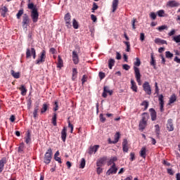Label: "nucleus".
I'll use <instances>...</instances> for the list:
<instances>
[{
	"instance_id": "nucleus-3",
	"label": "nucleus",
	"mask_w": 180,
	"mask_h": 180,
	"mask_svg": "<svg viewBox=\"0 0 180 180\" xmlns=\"http://www.w3.org/2000/svg\"><path fill=\"white\" fill-rule=\"evenodd\" d=\"M51 155H53V150L51 148L48 149L47 152L45 153L44 158V162L45 164H50L51 162Z\"/></svg>"
},
{
	"instance_id": "nucleus-39",
	"label": "nucleus",
	"mask_w": 180,
	"mask_h": 180,
	"mask_svg": "<svg viewBox=\"0 0 180 180\" xmlns=\"http://www.w3.org/2000/svg\"><path fill=\"white\" fill-rule=\"evenodd\" d=\"M150 57H151L150 65H153V68H155V59L154 58V55L151 53Z\"/></svg>"
},
{
	"instance_id": "nucleus-50",
	"label": "nucleus",
	"mask_w": 180,
	"mask_h": 180,
	"mask_svg": "<svg viewBox=\"0 0 180 180\" xmlns=\"http://www.w3.org/2000/svg\"><path fill=\"white\" fill-rule=\"evenodd\" d=\"M23 15V10H20L16 15L17 19H20V16Z\"/></svg>"
},
{
	"instance_id": "nucleus-30",
	"label": "nucleus",
	"mask_w": 180,
	"mask_h": 180,
	"mask_svg": "<svg viewBox=\"0 0 180 180\" xmlns=\"http://www.w3.org/2000/svg\"><path fill=\"white\" fill-rule=\"evenodd\" d=\"M157 13L159 18H165V16H167L164 10H159Z\"/></svg>"
},
{
	"instance_id": "nucleus-43",
	"label": "nucleus",
	"mask_w": 180,
	"mask_h": 180,
	"mask_svg": "<svg viewBox=\"0 0 180 180\" xmlns=\"http://www.w3.org/2000/svg\"><path fill=\"white\" fill-rule=\"evenodd\" d=\"M166 58H172L174 57V54L170 53L169 51L165 52Z\"/></svg>"
},
{
	"instance_id": "nucleus-32",
	"label": "nucleus",
	"mask_w": 180,
	"mask_h": 180,
	"mask_svg": "<svg viewBox=\"0 0 180 180\" xmlns=\"http://www.w3.org/2000/svg\"><path fill=\"white\" fill-rule=\"evenodd\" d=\"M63 59H61V56H58V65H57L58 68H61L63 67Z\"/></svg>"
},
{
	"instance_id": "nucleus-46",
	"label": "nucleus",
	"mask_w": 180,
	"mask_h": 180,
	"mask_svg": "<svg viewBox=\"0 0 180 180\" xmlns=\"http://www.w3.org/2000/svg\"><path fill=\"white\" fill-rule=\"evenodd\" d=\"M1 11H2L1 15L3 16H5V15H6V12H8V8H6V6H4L2 7Z\"/></svg>"
},
{
	"instance_id": "nucleus-56",
	"label": "nucleus",
	"mask_w": 180,
	"mask_h": 180,
	"mask_svg": "<svg viewBox=\"0 0 180 180\" xmlns=\"http://www.w3.org/2000/svg\"><path fill=\"white\" fill-rule=\"evenodd\" d=\"M98 77H99L100 79H103V78H105V73L100 72L98 73Z\"/></svg>"
},
{
	"instance_id": "nucleus-44",
	"label": "nucleus",
	"mask_w": 180,
	"mask_h": 180,
	"mask_svg": "<svg viewBox=\"0 0 180 180\" xmlns=\"http://www.w3.org/2000/svg\"><path fill=\"white\" fill-rule=\"evenodd\" d=\"M25 148V143H20V146L18 147V153H23V150Z\"/></svg>"
},
{
	"instance_id": "nucleus-12",
	"label": "nucleus",
	"mask_w": 180,
	"mask_h": 180,
	"mask_svg": "<svg viewBox=\"0 0 180 180\" xmlns=\"http://www.w3.org/2000/svg\"><path fill=\"white\" fill-rule=\"evenodd\" d=\"M114 141H111L110 139H108L109 144H116L119 141V139H120V133L117 132L115 135Z\"/></svg>"
},
{
	"instance_id": "nucleus-29",
	"label": "nucleus",
	"mask_w": 180,
	"mask_h": 180,
	"mask_svg": "<svg viewBox=\"0 0 180 180\" xmlns=\"http://www.w3.org/2000/svg\"><path fill=\"white\" fill-rule=\"evenodd\" d=\"M176 101V96H175V94H172L169 98V105H172V103H174Z\"/></svg>"
},
{
	"instance_id": "nucleus-18",
	"label": "nucleus",
	"mask_w": 180,
	"mask_h": 180,
	"mask_svg": "<svg viewBox=\"0 0 180 180\" xmlns=\"http://www.w3.org/2000/svg\"><path fill=\"white\" fill-rule=\"evenodd\" d=\"M5 164H6V158H3L0 160V174L4 171V167H5Z\"/></svg>"
},
{
	"instance_id": "nucleus-55",
	"label": "nucleus",
	"mask_w": 180,
	"mask_h": 180,
	"mask_svg": "<svg viewBox=\"0 0 180 180\" xmlns=\"http://www.w3.org/2000/svg\"><path fill=\"white\" fill-rule=\"evenodd\" d=\"M54 106L55 107H53V110L54 112H57V110H58V102L55 101Z\"/></svg>"
},
{
	"instance_id": "nucleus-11",
	"label": "nucleus",
	"mask_w": 180,
	"mask_h": 180,
	"mask_svg": "<svg viewBox=\"0 0 180 180\" xmlns=\"http://www.w3.org/2000/svg\"><path fill=\"white\" fill-rule=\"evenodd\" d=\"M72 61L74 64L77 65L79 63V58L78 57V53H77V51H72Z\"/></svg>"
},
{
	"instance_id": "nucleus-20",
	"label": "nucleus",
	"mask_w": 180,
	"mask_h": 180,
	"mask_svg": "<svg viewBox=\"0 0 180 180\" xmlns=\"http://www.w3.org/2000/svg\"><path fill=\"white\" fill-rule=\"evenodd\" d=\"M61 139L63 141H65V139H67V128L63 127L62 131H61Z\"/></svg>"
},
{
	"instance_id": "nucleus-63",
	"label": "nucleus",
	"mask_w": 180,
	"mask_h": 180,
	"mask_svg": "<svg viewBox=\"0 0 180 180\" xmlns=\"http://www.w3.org/2000/svg\"><path fill=\"white\" fill-rule=\"evenodd\" d=\"M174 61H175V63H177L178 64H180V58H178V56H176L174 58Z\"/></svg>"
},
{
	"instance_id": "nucleus-26",
	"label": "nucleus",
	"mask_w": 180,
	"mask_h": 180,
	"mask_svg": "<svg viewBox=\"0 0 180 180\" xmlns=\"http://www.w3.org/2000/svg\"><path fill=\"white\" fill-rule=\"evenodd\" d=\"M11 74L12 77H13V78H15L16 79L20 78V72H15V70H11Z\"/></svg>"
},
{
	"instance_id": "nucleus-2",
	"label": "nucleus",
	"mask_w": 180,
	"mask_h": 180,
	"mask_svg": "<svg viewBox=\"0 0 180 180\" xmlns=\"http://www.w3.org/2000/svg\"><path fill=\"white\" fill-rule=\"evenodd\" d=\"M28 9H31V18L32 22L36 23L39 20V12L37 11V7L34 6L33 3H29L27 5Z\"/></svg>"
},
{
	"instance_id": "nucleus-23",
	"label": "nucleus",
	"mask_w": 180,
	"mask_h": 180,
	"mask_svg": "<svg viewBox=\"0 0 180 180\" xmlns=\"http://www.w3.org/2000/svg\"><path fill=\"white\" fill-rule=\"evenodd\" d=\"M149 118H150V115H148V113L143 112L142 114V119H141V122H145L146 123H147Z\"/></svg>"
},
{
	"instance_id": "nucleus-1",
	"label": "nucleus",
	"mask_w": 180,
	"mask_h": 180,
	"mask_svg": "<svg viewBox=\"0 0 180 180\" xmlns=\"http://www.w3.org/2000/svg\"><path fill=\"white\" fill-rule=\"evenodd\" d=\"M141 64V61H140V58H136V61L134 63L135 65L134 67L135 78L136 82H138V85H141V74H140V69L137 67H140Z\"/></svg>"
},
{
	"instance_id": "nucleus-24",
	"label": "nucleus",
	"mask_w": 180,
	"mask_h": 180,
	"mask_svg": "<svg viewBox=\"0 0 180 180\" xmlns=\"http://www.w3.org/2000/svg\"><path fill=\"white\" fill-rule=\"evenodd\" d=\"M26 144H30L32 143V138L30 136V132L27 131L26 136L25 137Z\"/></svg>"
},
{
	"instance_id": "nucleus-17",
	"label": "nucleus",
	"mask_w": 180,
	"mask_h": 180,
	"mask_svg": "<svg viewBox=\"0 0 180 180\" xmlns=\"http://www.w3.org/2000/svg\"><path fill=\"white\" fill-rule=\"evenodd\" d=\"M127 139H124L122 142V150L124 153H129V146H127Z\"/></svg>"
},
{
	"instance_id": "nucleus-61",
	"label": "nucleus",
	"mask_w": 180,
	"mask_h": 180,
	"mask_svg": "<svg viewBox=\"0 0 180 180\" xmlns=\"http://www.w3.org/2000/svg\"><path fill=\"white\" fill-rule=\"evenodd\" d=\"M167 174H169V175H174V170H172V169H167Z\"/></svg>"
},
{
	"instance_id": "nucleus-37",
	"label": "nucleus",
	"mask_w": 180,
	"mask_h": 180,
	"mask_svg": "<svg viewBox=\"0 0 180 180\" xmlns=\"http://www.w3.org/2000/svg\"><path fill=\"white\" fill-rule=\"evenodd\" d=\"M155 133L157 137H160V125H158V124L155 125Z\"/></svg>"
},
{
	"instance_id": "nucleus-14",
	"label": "nucleus",
	"mask_w": 180,
	"mask_h": 180,
	"mask_svg": "<svg viewBox=\"0 0 180 180\" xmlns=\"http://www.w3.org/2000/svg\"><path fill=\"white\" fill-rule=\"evenodd\" d=\"M158 99L160 105V112H164V96L162 94L159 95Z\"/></svg>"
},
{
	"instance_id": "nucleus-27",
	"label": "nucleus",
	"mask_w": 180,
	"mask_h": 180,
	"mask_svg": "<svg viewBox=\"0 0 180 180\" xmlns=\"http://www.w3.org/2000/svg\"><path fill=\"white\" fill-rule=\"evenodd\" d=\"M131 89L134 91V92H137V85L136 84V82L134 79H131Z\"/></svg>"
},
{
	"instance_id": "nucleus-22",
	"label": "nucleus",
	"mask_w": 180,
	"mask_h": 180,
	"mask_svg": "<svg viewBox=\"0 0 180 180\" xmlns=\"http://www.w3.org/2000/svg\"><path fill=\"white\" fill-rule=\"evenodd\" d=\"M118 5H119V0H113L112 1V12H116Z\"/></svg>"
},
{
	"instance_id": "nucleus-21",
	"label": "nucleus",
	"mask_w": 180,
	"mask_h": 180,
	"mask_svg": "<svg viewBox=\"0 0 180 180\" xmlns=\"http://www.w3.org/2000/svg\"><path fill=\"white\" fill-rule=\"evenodd\" d=\"M146 153L147 148H146V147H143L140 151V156L142 157V158H146V157H147Z\"/></svg>"
},
{
	"instance_id": "nucleus-38",
	"label": "nucleus",
	"mask_w": 180,
	"mask_h": 180,
	"mask_svg": "<svg viewBox=\"0 0 180 180\" xmlns=\"http://www.w3.org/2000/svg\"><path fill=\"white\" fill-rule=\"evenodd\" d=\"M72 26H73L74 29H78V27H79L78 21H77V20H75V18H74L72 20Z\"/></svg>"
},
{
	"instance_id": "nucleus-10",
	"label": "nucleus",
	"mask_w": 180,
	"mask_h": 180,
	"mask_svg": "<svg viewBox=\"0 0 180 180\" xmlns=\"http://www.w3.org/2000/svg\"><path fill=\"white\" fill-rule=\"evenodd\" d=\"M167 129L168 131H174V122L172 119H169L167 120Z\"/></svg>"
},
{
	"instance_id": "nucleus-34",
	"label": "nucleus",
	"mask_w": 180,
	"mask_h": 180,
	"mask_svg": "<svg viewBox=\"0 0 180 180\" xmlns=\"http://www.w3.org/2000/svg\"><path fill=\"white\" fill-rule=\"evenodd\" d=\"M113 65H115V59L110 58L108 60V68H110V70H112Z\"/></svg>"
},
{
	"instance_id": "nucleus-40",
	"label": "nucleus",
	"mask_w": 180,
	"mask_h": 180,
	"mask_svg": "<svg viewBox=\"0 0 180 180\" xmlns=\"http://www.w3.org/2000/svg\"><path fill=\"white\" fill-rule=\"evenodd\" d=\"M78 74V72L77 71V68L72 69V79L74 81L77 78V75Z\"/></svg>"
},
{
	"instance_id": "nucleus-64",
	"label": "nucleus",
	"mask_w": 180,
	"mask_h": 180,
	"mask_svg": "<svg viewBox=\"0 0 180 180\" xmlns=\"http://www.w3.org/2000/svg\"><path fill=\"white\" fill-rule=\"evenodd\" d=\"M97 174H98V175H101V174H102V168H101V167H98L97 168Z\"/></svg>"
},
{
	"instance_id": "nucleus-57",
	"label": "nucleus",
	"mask_w": 180,
	"mask_h": 180,
	"mask_svg": "<svg viewBox=\"0 0 180 180\" xmlns=\"http://www.w3.org/2000/svg\"><path fill=\"white\" fill-rule=\"evenodd\" d=\"M91 19L93 20V22H96L98 20V18H96V15L91 14Z\"/></svg>"
},
{
	"instance_id": "nucleus-54",
	"label": "nucleus",
	"mask_w": 180,
	"mask_h": 180,
	"mask_svg": "<svg viewBox=\"0 0 180 180\" xmlns=\"http://www.w3.org/2000/svg\"><path fill=\"white\" fill-rule=\"evenodd\" d=\"M100 120L102 123H105V122H106V118L103 117V114H100Z\"/></svg>"
},
{
	"instance_id": "nucleus-36",
	"label": "nucleus",
	"mask_w": 180,
	"mask_h": 180,
	"mask_svg": "<svg viewBox=\"0 0 180 180\" xmlns=\"http://www.w3.org/2000/svg\"><path fill=\"white\" fill-rule=\"evenodd\" d=\"M52 124H53V126H57V114L56 112L53 113V116L52 117Z\"/></svg>"
},
{
	"instance_id": "nucleus-19",
	"label": "nucleus",
	"mask_w": 180,
	"mask_h": 180,
	"mask_svg": "<svg viewBox=\"0 0 180 180\" xmlns=\"http://www.w3.org/2000/svg\"><path fill=\"white\" fill-rule=\"evenodd\" d=\"M105 161H106V158L105 157L98 159L96 162L97 167H102L105 164Z\"/></svg>"
},
{
	"instance_id": "nucleus-8",
	"label": "nucleus",
	"mask_w": 180,
	"mask_h": 180,
	"mask_svg": "<svg viewBox=\"0 0 180 180\" xmlns=\"http://www.w3.org/2000/svg\"><path fill=\"white\" fill-rule=\"evenodd\" d=\"M143 91H145L147 95L151 94V86H150V83L148 82H145L143 84Z\"/></svg>"
},
{
	"instance_id": "nucleus-49",
	"label": "nucleus",
	"mask_w": 180,
	"mask_h": 180,
	"mask_svg": "<svg viewBox=\"0 0 180 180\" xmlns=\"http://www.w3.org/2000/svg\"><path fill=\"white\" fill-rule=\"evenodd\" d=\"M125 46H127V49L126 51H127L129 53V51H130V42L129 41H124Z\"/></svg>"
},
{
	"instance_id": "nucleus-59",
	"label": "nucleus",
	"mask_w": 180,
	"mask_h": 180,
	"mask_svg": "<svg viewBox=\"0 0 180 180\" xmlns=\"http://www.w3.org/2000/svg\"><path fill=\"white\" fill-rule=\"evenodd\" d=\"M116 59L117 60H121L122 59V55L119 52H116Z\"/></svg>"
},
{
	"instance_id": "nucleus-25",
	"label": "nucleus",
	"mask_w": 180,
	"mask_h": 180,
	"mask_svg": "<svg viewBox=\"0 0 180 180\" xmlns=\"http://www.w3.org/2000/svg\"><path fill=\"white\" fill-rule=\"evenodd\" d=\"M139 127V130H141V131H143V130H144V129L147 127V122L140 121Z\"/></svg>"
},
{
	"instance_id": "nucleus-15",
	"label": "nucleus",
	"mask_w": 180,
	"mask_h": 180,
	"mask_svg": "<svg viewBox=\"0 0 180 180\" xmlns=\"http://www.w3.org/2000/svg\"><path fill=\"white\" fill-rule=\"evenodd\" d=\"M149 111L150 112L151 120L153 122L157 120V112H155V110L154 108H150Z\"/></svg>"
},
{
	"instance_id": "nucleus-35",
	"label": "nucleus",
	"mask_w": 180,
	"mask_h": 180,
	"mask_svg": "<svg viewBox=\"0 0 180 180\" xmlns=\"http://www.w3.org/2000/svg\"><path fill=\"white\" fill-rule=\"evenodd\" d=\"M117 161V157H113V158H111L110 159V160L108 161V165H112L115 164V162Z\"/></svg>"
},
{
	"instance_id": "nucleus-58",
	"label": "nucleus",
	"mask_w": 180,
	"mask_h": 180,
	"mask_svg": "<svg viewBox=\"0 0 180 180\" xmlns=\"http://www.w3.org/2000/svg\"><path fill=\"white\" fill-rule=\"evenodd\" d=\"M135 154H134V153H130V161H134V160H135Z\"/></svg>"
},
{
	"instance_id": "nucleus-42",
	"label": "nucleus",
	"mask_w": 180,
	"mask_h": 180,
	"mask_svg": "<svg viewBox=\"0 0 180 180\" xmlns=\"http://www.w3.org/2000/svg\"><path fill=\"white\" fill-rule=\"evenodd\" d=\"M39 112V105H37L34 108V112H33V116L34 118L37 117V112Z\"/></svg>"
},
{
	"instance_id": "nucleus-41",
	"label": "nucleus",
	"mask_w": 180,
	"mask_h": 180,
	"mask_svg": "<svg viewBox=\"0 0 180 180\" xmlns=\"http://www.w3.org/2000/svg\"><path fill=\"white\" fill-rule=\"evenodd\" d=\"M141 105V106H144V110H147V109H148V103L147 101H143Z\"/></svg>"
},
{
	"instance_id": "nucleus-45",
	"label": "nucleus",
	"mask_w": 180,
	"mask_h": 180,
	"mask_svg": "<svg viewBox=\"0 0 180 180\" xmlns=\"http://www.w3.org/2000/svg\"><path fill=\"white\" fill-rule=\"evenodd\" d=\"M167 29H168V27L167 25H162L157 28L159 32H162V30H165Z\"/></svg>"
},
{
	"instance_id": "nucleus-5",
	"label": "nucleus",
	"mask_w": 180,
	"mask_h": 180,
	"mask_svg": "<svg viewBox=\"0 0 180 180\" xmlns=\"http://www.w3.org/2000/svg\"><path fill=\"white\" fill-rule=\"evenodd\" d=\"M64 20L66 27H68V29H71L72 25H71V14L70 13H67L65 15Z\"/></svg>"
},
{
	"instance_id": "nucleus-9",
	"label": "nucleus",
	"mask_w": 180,
	"mask_h": 180,
	"mask_svg": "<svg viewBox=\"0 0 180 180\" xmlns=\"http://www.w3.org/2000/svg\"><path fill=\"white\" fill-rule=\"evenodd\" d=\"M116 172H117V168L116 167V164H113L111 167V168H110L106 174L107 175H112V174H116Z\"/></svg>"
},
{
	"instance_id": "nucleus-33",
	"label": "nucleus",
	"mask_w": 180,
	"mask_h": 180,
	"mask_svg": "<svg viewBox=\"0 0 180 180\" xmlns=\"http://www.w3.org/2000/svg\"><path fill=\"white\" fill-rule=\"evenodd\" d=\"M47 109H49V105L46 103H44L42 105V108L41 109V113H46V112H47Z\"/></svg>"
},
{
	"instance_id": "nucleus-60",
	"label": "nucleus",
	"mask_w": 180,
	"mask_h": 180,
	"mask_svg": "<svg viewBox=\"0 0 180 180\" xmlns=\"http://www.w3.org/2000/svg\"><path fill=\"white\" fill-rule=\"evenodd\" d=\"M144 39H145V36H144V33H141L140 34V40L141 41H144Z\"/></svg>"
},
{
	"instance_id": "nucleus-47",
	"label": "nucleus",
	"mask_w": 180,
	"mask_h": 180,
	"mask_svg": "<svg viewBox=\"0 0 180 180\" xmlns=\"http://www.w3.org/2000/svg\"><path fill=\"white\" fill-rule=\"evenodd\" d=\"M173 40L174 41H175L176 43H180V34L173 37Z\"/></svg>"
},
{
	"instance_id": "nucleus-53",
	"label": "nucleus",
	"mask_w": 180,
	"mask_h": 180,
	"mask_svg": "<svg viewBox=\"0 0 180 180\" xmlns=\"http://www.w3.org/2000/svg\"><path fill=\"white\" fill-rule=\"evenodd\" d=\"M123 70H125L126 71H129L130 70V65L127 64H124L122 65Z\"/></svg>"
},
{
	"instance_id": "nucleus-7",
	"label": "nucleus",
	"mask_w": 180,
	"mask_h": 180,
	"mask_svg": "<svg viewBox=\"0 0 180 180\" xmlns=\"http://www.w3.org/2000/svg\"><path fill=\"white\" fill-rule=\"evenodd\" d=\"M44 61H46V51L44 50L41 52L39 58L36 60V64H41Z\"/></svg>"
},
{
	"instance_id": "nucleus-4",
	"label": "nucleus",
	"mask_w": 180,
	"mask_h": 180,
	"mask_svg": "<svg viewBox=\"0 0 180 180\" xmlns=\"http://www.w3.org/2000/svg\"><path fill=\"white\" fill-rule=\"evenodd\" d=\"M29 23H30V18H29V15H27V14H24L22 16V25L24 30H27V26H29Z\"/></svg>"
},
{
	"instance_id": "nucleus-28",
	"label": "nucleus",
	"mask_w": 180,
	"mask_h": 180,
	"mask_svg": "<svg viewBox=\"0 0 180 180\" xmlns=\"http://www.w3.org/2000/svg\"><path fill=\"white\" fill-rule=\"evenodd\" d=\"M155 43L156 44H167V41L164 40V39H161L160 38H156L155 39Z\"/></svg>"
},
{
	"instance_id": "nucleus-52",
	"label": "nucleus",
	"mask_w": 180,
	"mask_h": 180,
	"mask_svg": "<svg viewBox=\"0 0 180 180\" xmlns=\"http://www.w3.org/2000/svg\"><path fill=\"white\" fill-rule=\"evenodd\" d=\"M136 18H133L131 20V25H132V29H134V30H136Z\"/></svg>"
},
{
	"instance_id": "nucleus-62",
	"label": "nucleus",
	"mask_w": 180,
	"mask_h": 180,
	"mask_svg": "<svg viewBox=\"0 0 180 180\" xmlns=\"http://www.w3.org/2000/svg\"><path fill=\"white\" fill-rule=\"evenodd\" d=\"M98 5L96 4V3H94L93 4V8H91L92 11H96V9H98Z\"/></svg>"
},
{
	"instance_id": "nucleus-31",
	"label": "nucleus",
	"mask_w": 180,
	"mask_h": 180,
	"mask_svg": "<svg viewBox=\"0 0 180 180\" xmlns=\"http://www.w3.org/2000/svg\"><path fill=\"white\" fill-rule=\"evenodd\" d=\"M20 91H21V95L25 96L26 95V92H27V89H26V87H25V85H22L20 87Z\"/></svg>"
},
{
	"instance_id": "nucleus-6",
	"label": "nucleus",
	"mask_w": 180,
	"mask_h": 180,
	"mask_svg": "<svg viewBox=\"0 0 180 180\" xmlns=\"http://www.w3.org/2000/svg\"><path fill=\"white\" fill-rule=\"evenodd\" d=\"M32 54L33 58L35 59L36 58V50L34 49V48H32L31 50L30 49H27V51H26L27 58H30V57H32Z\"/></svg>"
},
{
	"instance_id": "nucleus-13",
	"label": "nucleus",
	"mask_w": 180,
	"mask_h": 180,
	"mask_svg": "<svg viewBox=\"0 0 180 180\" xmlns=\"http://www.w3.org/2000/svg\"><path fill=\"white\" fill-rule=\"evenodd\" d=\"M167 6H169V8H178L179 3L176 1H169L167 3Z\"/></svg>"
},
{
	"instance_id": "nucleus-16",
	"label": "nucleus",
	"mask_w": 180,
	"mask_h": 180,
	"mask_svg": "<svg viewBox=\"0 0 180 180\" xmlns=\"http://www.w3.org/2000/svg\"><path fill=\"white\" fill-rule=\"evenodd\" d=\"M98 148H99V145H95L94 146L90 147V148L89 149V154L90 155L95 154V153L98 151Z\"/></svg>"
},
{
	"instance_id": "nucleus-51",
	"label": "nucleus",
	"mask_w": 180,
	"mask_h": 180,
	"mask_svg": "<svg viewBox=\"0 0 180 180\" xmlns=\"http://www.w3.org/2000/svg\"><path fill=\"white\" fill-rule=\"evenodd\" d=\"M150 16L153 20H155V19H157V14L154 12L150 13Z\"/></svg>"
},
{
	"instance_id": "nucleus-48",
	"label": "nucleus",
	"mask_w": 180,
	"mask_h": 180,
	"mask_svg": "<svg viewBox=\"0 0 180 180\" xmlns=\"http://www.w3.org/2000/svg\"><path fill=\"white\" fill-rule=\"evenodd\" d=\"M79 168H82V169L85 168V159L84 158L82 159Z\"/></svg>"
}]
</instances>
